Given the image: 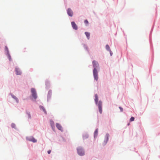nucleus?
I'll return each instance as SVG.
<instances>
[{"instance_id": "nucleus-1", "label": "nucleus", "mask_w": 160, "mask_h": 160, "mask_svg": "<svg viewBox=\"0 0 160 160\" xmlns=\"http://www.w3.org/2000/svg\"><path fill=\"white\" fill-rule=\"evenodd\" d=\"M78 154L80 156H83L85 154L84 151L82 148L79 147L77 149Z\"/></svg>"}, {"instance_id": "nucleus-13", "label": "nucleus", "mask_w": 160, "mask_h": 160, "mask_svg": "<svg viewBox=\"0 0 160 160\" xmlns=\"http://www.w3.org/2000/svg\"><path fill=\"white\" fill-rule=\"evenodd\" d=\"M98 129H96L94 132V137H96L97 136V135H98Z\"/></svg>"}, {"instance_id": "nucleus-23", "label": "nucleus", "mask_w": 160, "mask_h": 160, "mask_svg": "<svg viewBox=\"0 0 160 160\" xmlns=\"http://www.w3.org/2000/svg\"><path fill=\"white\" fill-rule=\"evenodd\" d=\"M51 150H49L48 151V154H50L51 153Z\"/></svg>"}, {"instance_id": "nucleus-12", "label": "nucleus", "mask_w": 160, "mask_h": 160, "mask_svg": "<svg viewBox=\"0 0 160 160\" xmlns=\"http://www.w3.org/2000/svg\"><path fill=\"white\" fill-rule=\"evenodd\" d=\"M40 108L42 110L45 114H47V112L43 107L40 106Z\"/></svg>"}, {"instance_id": "nucleus-7", "label": "nucleus", "mask_w": 160, "mask_h": 160, "mask_svg": "<svg viewBox=\"0 0 160 160\" xmlns=\"http://www.w3.org/2000/svg\"><path fill=\"white\" fill-rule=\"evenodd\" d=\"M71 24L72 27L73 29H74L75 30H77L78 28V26L75 23V22H71Z\"/></svg>"}, {"instance_id": "nucleus-26", "label": "nucleus", "mask_w": 160, "mask_h": 160, "mask_svg": "<svg viewBox=\"0 0 160 160\" xmlns=\"http://www.w3.org/2000/svg\"><path fill=\"white\" fill-rule=\"evenodd\" d=\"M129 124H130V123H128V125H129Z\"/></svg>"}, {"instance_id": "nucleus-4", "label": "nucleus", "mask_w": 160, "mask_h": 160, "mask_svg": "<svg viewBox=\"0 0 160 160\" xmlns=\"http://www.w3.org/2000/svg\"><path fill=\"white\" fill-rule=\"evenodd\" d=\"M98 108V109L100 113V114H101L102 113V102L99 101L98 102V104H97Z\"/></svg>"}, {"instance_id": "nucleus-17", "label": "nucleus", "mask_w": 160, "mask_h": 160, "mask_svg": "<svg viewBox=\"0 0 160 160\" xmlns=\"http://www.w3.org/2000/svg\"><path fill=\"white\" fill-rule=\"evenodd\" d=\"M106 49L108 51H109L110 50H111L110 49V48L108 45H106Z\"/></svg>"}, {"instance_id": "nucleus-11", "label": "nucleus", "mask_w": 160, "mask_h": 160, "mask_svg": "<svg viewBox=\"0 0 160 160\" xmlns=\"http://www.w3.org/2000/svg\"><path fill=\"white\" fill-rule=\"evenodd\" d=\"M85 34L87 36L88 39H89L90 36V33L88 32H85Z\"/></svg>"}, {"instance_id": "nucleus-18", "label": "nucleus", "mask_w": 160, "mask_h": 160, "mask_svg": "<svg viewBox=\"0 0 160 160\" xmlns=\"http://www.w3.org/2000/svg\"><path fill=\"white\" fill-rule=\"evenodd\" d=\"M84 23L86 26H88V22L87 20H86L84 21Z\"/></svg>"}, {"instance_id": "nucleus-9", "label": "nucleus", "mask_w": 160, "mask_h": 160, "mask_svg": "<svg viewBox=\"0 0 160 160\" xmlns=\"http://www.w3.org/2000/svg\"><path fill=\"white\" fill-rule=\"evenodd\" d=\"M56 126L57 128L60 130L62 131V128L61 126L58 123L56 124Z\"/></svg>"}, {"instance_id": "nucleus-20", "label": "nucleus", "mask_w": 160, "mask_h": 160, "mask_svg": "<svg viewBox=\"0 0 160 160\" xmlns=\"http://www.w3.org/2000/svg\"><path fill=\"white\" fill-rule=\"evenodd\" d=\"M27 114L28 116V118L30 119H31V117L30 114V113H27Z\"/></svg>"}, {"instance_id": "nucleus-2", "label": "nucleus", "mask_w": 160, "mask_h": 160, "mask_svg": "<svg viewBox=\"0 0 160 160\" xmlns=\"http://www.w3.org/2000/svg\"><path fill=\"white\" fill-rule=\"evenodd\" d=\"M93 75L94 79L97 81L98 79V72L97 69H93Z\"/></svg>"}, {"instance_id": "nucleus-6", "label": "nucleus", "mask_w": 160, "mask_h": 160, "mask_svg": "<svg viewBox=\"0 0 160 160\" xmlns=\"http://www.w3.org/2000/svg\"><path fill=\"white\" fill-rule=\"evenodd\" d=\"M67 13L68 15L70 17L72 16L73 14L72 11L70 8H68L67 10Z\"/></svg>"}, {"instance_id": "nucleus-21", "label": "nucleus", "mask_w": 160, "mask_h": 160, "mask_svg": "<svg viewBox=\"0 0 160 160\" xmlns=\"http://www.w3.org/2000/svg\"><path fill=\"white\" fill-rule=\"evenodd\" d=\"M119 108L120 110V111L121 112H122L123 111V108H122L121 107H119Z\"/></svg>"}, {"instance_id": "nucleus-5", "label": "nucleus", "mask_w": 160, "mask_h": 160, "mask_svg": "<svg viewBox=\"0 0 160 160\" xmlns=\"http://www.w3.org/2000/svg\"><path fill=\"white\" fill-rule=\"evenodd\" d=\"M92 64L94 69H97V68L99 67V64L98 62L96 61H93L92 62Z\"/></svg>"}, {"instance_id": "nucleus-14", "label": "nucleus", "mask_w": 160, "mask_h": 160, "mask_svg": "<svg viewBox=\"0 0 160 160\" xmlns=\"http://www.w3.org/2000/svg\"><path fill=\"white\" fill-rule=\"evenodd\" d=\"M12 96L13 98L14 99L16 100V101L17 102H18V99L16 97L14 96V95H12Z\"/></svg>"}, {"instance_id": "nucleus-24", "label": "nucleus", "mask_w": 160, "mask_h": 160, "mask_svg": "<svg viewBox=\"0 0 160 160\" xmlns=\"http://www.w3.org/2000/svg\"><path fill=\"white\" fill-rule=\"evenodd\" d=\"M109 51L110 52L111 56H112V52L111 50H110Z\"/></svg>"}, {"instance_id": "nucleus-8", "label": "nucleus", "mask_w": 160, "mask_h": 160, "mask_svg": "<svg viewBox=\"0 0 160 160\" xmlns=\"http://www.w3.org/2000/svg\"><path fill=\"white\" fill-rule=\"evenodd\" d=\"M15 71L16 72V74L17 75H20L21 74V72L19 68H15Z\"/></svg>"}, {"instance_id": "nucleus-25", "label": "nucleus", "mask_w": 160, "mask_h": 160, "mask_svg": "<svg viewBox=\"0 0 160 160\" xmlns=\"http://www.w3.org/2000/svg\"><path fill=\"white\" fill-rule=\"evenodd\" d=\"M5 49H6L7 50H8V48L7 47H5Z\"/></svg>"}, {"instance_id": "nucleus-16", "label": "nucleus", "mask_w": 160, "mask_h": 160, "mask_svg": "<svg viewBox=\"0 0 160 160\" xmlns=\"http://www.w3.org/2000/svg\"><path fill=\"white\" fill-rule=\"evenodd\" d=\"M30 140L33 142H37V140L33 138H32Z\"/></svg>"}, {"instance_id": "nucleus-22", "label": "nucleus", "mask_w": 160, "mask_h": 160, "mask_svg": "<svg viewBox=\"0 0 160 160\" xmlns=\"http://www.w3.org/2000/svg\"><path fill=\"white\" fill-rule=\"evenodd\" d=\"M12 128H14L15 127V125L14 124H12Z\"/></svg>"}, {"instance_id": "nucleus-10", "label": "nucleus", "mask_w": 160, "mask_h": 160, "mask_svg": "<svg viewBox=\"0 0 160 160\" xmlns=\"http://www.w3.org/2000/svg\"><path fill=\"white\" fill-rule=\"evenodd\" d=\"M98 96L97 94H96L95 95V102L96 104H98Z\"/></svg>"}, {"instance_id": "nucleus-19", "label": "nucleus", "mask_w": 160, "mask_h": 160, "mask_svg": "<svg viewBox=\"0 0 160 160\" xmlns=\"http://www.w3.org/2000/svg\"><path fill=\"white\" fill-rule=\"evenodd\" d=\"M134 118L133 117H132L130 120V122H132L134 121Z\"/></svg>"}, {"instance_id": "nucleus-3", "label": "nucleus", "mask_w": 160, "mask_h": 160, "mask_svg": "<svg viewBox=\"0 0 160 160\" xmlns=\"http://www.w3.org/2000/svg\"><path fill=\"white\" fill-rule=\"evenodd\" d=\"M32 95L35 99L37 98V95L35 89L34 88H32L31 89Z\"/></svg>"}, {"instance_id": "nucleus-15", "label": "nucleus", "mask_w": 160, "mask_h": 160, "mask_svg": "<svg viewBox=\"0 0 160 160\" xmlns=\"http://www.w3.org/2000/svg\"><path fill=\"white\" fill-rule=\"evenodd\" d=\"M50 124H51V126L52 127L54 126V122L52 120H50Z\"/></svg>"}]
</instances>
